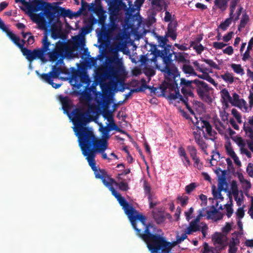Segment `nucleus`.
Instances as JSON below:
<instances>
[{"instance_id": "1", "label": "nucleus", "mask_w": 253, "mask_h": 253, "mask_svg": "<svg viewBox=\"0 0 253 253\" xmlns=\"http://www.w3.org/2000/svg\"><path fill=\"white\" fill-rule=\"evenodd\" d=\"M111 192L127 215L138 237L146 242L152 237H154V235L157 233L162 232L161 229L158 228L153 223L147 224L146 217L139 213L131 205L129 204L125 198L122 197L114 187H111Z\"/></svg>"}, {"instance_id": "2", "label": "nucleus", "mask_w": 253, "mask_h": 253, "mask_svg": "<svg viewBox=\"0 0 253 253\" xmlns=\"http://www.w3.org/2000/svg\"><path fill=\"white\" fill-rule=\"evenodd\" d=\"M171 45L167 44L164 47H162L163 49L162 50L155 48L152 51L150 55H152L151 61H153L154 66H157V58L161 57L163 59L164 67L161 70L165 76L172 78H176L179 76L177 68L173 63L172 56L173 53H170Z\"/></svg>"}, {"instance_id": "3", "label": "nucleus", "mask_w": 253, "mask_h": 253, "mask_svg": "<svg viewBox=\"0 0 253 253\" xmlns=\"http://www.w3.org/2000/svg\"><path fill=\"white\" fill-rule=\"evenodd\" d=\"M78 137L79 145L83 155L89 154L104 139L97 138L90 127L75 131Z\"/></svg>"}, {"instance_id": "4", "label": "nucleus", "mask_w": 253, "mask_h": 253, "mask_svg": "<svg viewBox=\"0 0 253 253\" xmlns=\"http://www.w3.org/2000/svg\"><path fill=\"white\" fill-rule=\"evenodd\" d=\"M28 4L25 6L29 12H38L42 10L44 13L41 12L39 14H35L33 16L32 20L36 23L39 28L42 30H45L47 27V23L44 17V14L47 15H51L50 8V3L44 1L42 0H29L27 1Z\"/></svg>"}, {"instance_id": "5", "label": "nucleus", "mask_w": 253, "mask_h": 253, "mask_svg": "<svg viewBox=\"0 0 253 253\" xmlns=\"http://www.w3.org/2000/svg\"><path fill=\"white\" fill-rule=\"evenodd\" d=\"M108 61L106 72L107 78L115 81L117 83L124 84L127 73L122 59L119 58L118 52H115Z\"/></svg>"}, {"instance_id": "6", "label": "nucleus", "mask_w": 253, "mask_h": 253, "mask_svg": "<svg viewBox=\"0 0 253 253\" xmlns=\"http://www.w3.org/2000/svg\"><path fill=\"white\" fill-rule=\"evenodd\" d=\"M7 36L20 49L23 55L30 63L37 58H42L43 52L40 49H35L32 51L26 47H23V44L20 43L19 37L16 36L12 32H8Z\"/></svg>"}, {"instance_id": "7", "label": "nucleus", "mask_w": 253, "mask_h": 253, "mask_svg": "<svg viewBox=\"0 0 253 253\" xmlns=\"http://www.w3.org/2000/svg\"><path fill=\"white\" fill-rule=\"evenodd\" d=\"M72 51V47L67 42L59 41L56 42L54 48L48 53L50 61L54 62L59 58L60 62H63V59L66 55H69Z\"/></svg>"}, {"instance_id": "8", "label": "nucleus", "mask_w": 253, "mask_h": 253, "mask_svg": "<svg viewBox=\"0 0 253 253\" xmlns=\"http://www.w3.org/2000/svg\"><path fill=\"white\" fill-rule=\"evenodd\" d=\"M72 122L75 126V131L86 127L87 124L90 122V116L88 112L83 108H77L72 112Z\"/></svg>"}, {"instance_id": "9", "label": "nucleus", "mask_w": 253, "mask_h": 253, "mask_svg": "<svg viewBox=\"0 0 253 253\" xmlns=\"http://www.w3.org/2000/svg\"><path fill=\"white\" fill-rule=\"evenodd\" d=\"M84 156L85 157L89 166L93 171L95 178L100 179L104 185L108 184L107 183V180L110 175L108 174L104 169H98L96 167V162L94 156H91L90 154L84 155Z\"/></svg>"}, {"instance_id": "10", "label": "nucleus", "mask_w": 253, "mask_h": 253, "mask_svg": "<svg viewBox=\"0 0 253 253\" xmlns=\"http://www.w3.org/2000/svg\"><path fill=\"white\" fill-rule=\"evenodd\" d=\"M174 82L172 83L165 82L160 85V89L163 94L169 93L168 97L170 100H175L180 98V94L178 84L173 78Z\"/></svg>"}, {"instance_id": "11", "label": "nucleus", "mask_w": 253, "mask_h": 253, "mask_svg": "<svg viewBox=\"0 0 253 253\" xmlns=\"http://www.w3.org/2000/svg\"><path fill=\"white\" fill-rule=\"evenodd\" d=\"M119 11L117 6H111L110 8L109 24L108 29H103L102 34L104 36L112 33L118 28L117 24L118 18V13Z\"/></svg>"}, {"instance_id": "12", "label": "nucleus", "mask_w": 253, "mask_h": 253, "mask_svg": "<svg viewBox=\"0 0 253 253\" xmlns=\"http://www.w3.org/2000/svg\"><path fill=\"white\" fill-rule=\"evenodd\" d=\"M194 84L197 87V92L200 98L204 101L211 102L212 98L209 94V87L204 81L194 80Z\"/></svg>"}, {"instance_id": "13", "label": "nucleus", "mask_w": 253, "mask_h": 253, "mask_svg": "<svg viewBox=\"0 0 253 253\" xmlns=\"http://www.w3.org/2000/svg\"><path fill=\"white\" fill-rule=\"evenodd\" d=\"M72 79L75 82V84L78 88H79L83 84H86L88 81V76L84 71H76L72 73Z\"/></svg>"}, {"instance_id": "14", "label": "nucleus", "mask_w": 253, "mask_h": 253, "mask_svg": "<svg viewBox=\"0 0 253 253\" xmlns=\"http://www.w3.org/2000/svg\"><path fill=\"white\" fill-rule=\"evenodd\" d=\"M37 74L44 81H51V78H58L59 76L61 73H65L63 69L60 67L53 66L52 70L48 73H43L40 74L38 71L36 72Z\"/></svg>"}, {"instance_id": "15", "label": "nucleus", "mask_w": 253, "mask_h": 253, "mask_svg": "<svg viewBox=\"0 0 253 253\" xmlns=\"http://www.w3.org/2000/svg\"><path fill=\"white\" fill-rule=\"evenodd\" d=\"M50 11L51 15H47L46 18L48 19L49 23H51L55 21L56 14L58 17L62 16L66 17L67 9L58 6H53L50 4Z\"/></svg>"}, {"instance_id": "16", "label": "nucleus", "mask_w": 253, "mask_h": 253, "mask_svg": "<svg viewBox=\"0 0 253 253\" xmlns=\"http://www.w3.org/2000/svg\"><path fill=\"white\" fill-rule=\"evenodd\" d=\"M97 103L99 105H101V107L103 108L102 112V116L105 119H107L109 122L113 121V116L112 112L108 110V99L107 96L103 95L102 99L101 101H97Z\"/></svg>"}, {"instance_id": "17", "label": "nucleus", "mask_w": 253, "mask_h": 253, "mask_svg": "<svg viewBox=\"0 0 253 253\" xmlns=\"http://www.w3.org/2000/svg\"><path fill=\"white\" fill-rule=\"evenodd\" d=\"M212 241L219 250H224L227 245V237L221 233L216 232L212 237Z\"/></svg>"}, {"instance_id": "18", "label": "nucleus", "mask_w": 253, "mask_h": 253, "mask_svg": "<svg viewBox=\"0 0 253 253\" xmlns=\"http://www.w3.org/2000/svg\"><path fill=\"white\" fill-rule=\"evenodd\" d=\"M108 143L107 140L105 139L100 142L99 144L90 153L91 156H93L95 158L96 154L100 153L102 155V158L104 160H109L108 158L107 154L105 152V150L107 149Z\"/></svg>"}, {"instance_id": "19", "label": "nucleus", "mask_w": 253, "mask_h": 253, "mask_svg": "<svg viewBox=\"0 0 253 253\" xmlns=\"http://www.w3.org/2000/svg\"><path fill=\"white\" fill-rule=\"evenodd\" d=\"M177 23L176 21H171L168 26L167 31L166 32L165 35L168 38H170L172 40L175 41L177 38Z\"/></svg>"}, {"instance_id": "20", "label": "nucleus", "mask_w": 253, "mask_h": 253, "mask_svg": "<svg viewBox=\"0 0 253 253\" xmlns=\"http://www.w3.org/2000/svg\"><path fill=\"white\" fill-rule=\"evenodd\" d=\"M107 183H108V184H106V185H104L108 187L110 191L111 187H113L112 186L113 184H115V185L118 186L120 190L124 191H126L129 188L127 183L124 181H121L118 183L115 181L114 179L111 178L110 176H109L108 179L107 180Z\"/></svg>"}, {"instance_id": "21", "label": "nucleus", "mask_w": 253, "mask_h": 253, "mask_svg": "<svg viewBox=\"0 0 253 253\" xmlns=\"http://www.w3.org/2000/svg\"><path fill=\"white\" fill-rule=\"evenodd\" d=\"M225 185H220L218 183V189H216V187L215 186H213L212 187V194L214 199H219L221 200H223L224 198L222 197L221 192L222 191H227V187L225 186L224 188Z\"/></svg>"}, {"instance_id": "22", "label": "nucleus", "mask_w": 253, "mask_h": 253, "mask_svg": "<svg viewBox=\"0 0 253 253\" xmlns=\"http://www.w3.org/2000/svg\"><path fill=\"white\" fill-rule=\"evenodd\" d=\"M215 172L218 176V183L220 185H225L226 187H227V183L226 179L227 170H222L220 168H218L215 171Z\"/></svg>"}, {"instance_id": "23", "label": "nucleus", "mask_w": 253, "mask_h": 253, "mask_svg": "<svg viewBox=\"0 0 253 253\" xmlns=\"http://www.w3.org/2000/svg\"><path fill=\"white\" fill-rule=\"evenodd\" d=\"M193 134L196 143L203 151H205L207 148V145L202 137L200 132L198 133V132L194 131Z\"/></svg>"}, {"instance_id": "24", "label": "nucleus", "mask_w": 253, "mask_h": 253, "mask_svg": "<svg viewBox=\"0 0 253 253\" xmlns=\"http://www.w3.org/2000/svg\"><path fill=\"white\" fill-rule=\"evenodd\" d=\"M178 154L179 157L181 158V160L183 165L187 167L191 165V162L186 154L185 149L182 147H180L178 149Z\"/></svg>"}, {"instance_id": "25", "label": "nucleus", "mask_w": 253, "mask_h": 253, "mask_svg": "<svg viewBox=\"0 0 253 253\" xmlns=\"http://www.w3.org/2000/svg\"><path fill=\"white\" fill-rule=\"evenodd\" d=\"M207 213L209 218L214 219L215 220L221 219L223 215L221 212H218L217 210L214 207H212V210L207 211Z\"/></svg>"}, {"instance_id": "26", "label": "nucleus", "mask_w": 253, "mask_h": 253, "mask_svg": "<svg viewBox=\"0 0 253 253\" xmlns=\"http://www.w3.org/2000/svg\"><path fill=\"white\" fill-rule=\"evenodd\" d=\"M92 12L98 16V23L102 26H104L107 17L105 14V11L103 9H101L99 10H95Z\"/></svg>"}, {"instance_id": "27", "label": "nucleus", "mask_w": 253, "mask_h": 253, "mask_svg": "<svg viewBox=\"0 0 253 253\" xmlns=\"http://www.w3.org/2000/svg\"><path fill=\"white\" fill-rule=\"evenodd\" d=\"M155 69H159L160 70H161L160 69L158 63L157 66H154V64H149V65L145 66L144 69V73L146 74V75L149 77H152L154 76L155 74Z\"/></svg>"}, {"instance_id": "28", "label": "nucleus", "mask_w": 253, "mask_h": 253, "mask_svg": "<svg viewBox=\"0 0 253 253\" xmlns=\"http://www.w3.org/2000/svg\"><path fill=\"white\" fill-rule=\"evenodd\" d=\"M61 103L62 105V109L64 112L69 114L72 107L71 100L68 97H65L61 100Z\"/></svg>"}, {"instance_id": "29", "label": "nucleus", "mask_w": 253, "mask_h": 253, "mask_svg": "<svg viewBox=\"0 0 253 253\" xmlns=\"http://www.w3.org/2000/svg\"><path fill=\"white\" fill-rule=\"evenodd\" d=\"M42 47L41 50L43 52V54L49 50V46L50 45V42L48 41L47 35L45 34L42 40Z\"/></svg>"}, {"instance_id": "30", "label": "nucleus", "mask_w": 253, "mask_h": 253, "mask_svg": "<svg viewBox=\"0 0 253 253\" xmlns=\"http://www.w3.org/2000/svg\"><path fill=\"white\" fill-rule=\"evenodd\" d=\"M101 9H103L101 3V0H95L94 2L90 3L88 11L91 12L95 10H99Z\"/></svg>"}, {"instance_id": "31", "label": "nucleus", "mask_w": 253, "mask_h": 253, "mask_svg": "<svg viewBox=\"0 0 253 253\" xmlns=\"http://www.w3.org/2000/svg\"><path fill=\"white\" fill-rule=\"evenodd\" d=\"M222 98L225 102H232V98L230 95V94L226 88L222 89L220 91Z\"/></svg>"}, {"instance_id": "32", "label": "nucleus", "mask_w": 253, "mask_h": 253, "mask_svg": "<svg viewBox=\"0 0 253 253\" xmlns=\"http://www.w3.org/2000/svg\"><path fill=\"white\" fill-rule=\"evenodd\" d=\"M233 18L234 16H231V15L229 14V17L226 19L224 21L221 22L219 26V28L223 31H225L231 24L232 20L233 19Z\"/></svg>"}, {"instance_id": "33", "label": "nucleus", "mask_w": 253, "mask_h": 253, "mask_svg": "<svg viewBox=\"0 0 253 253\" xmlns=\"http://www.w3.org/2000/svg\"><path fill=\"white\" fill-rule=\"evenodd\" d=\"M214 3L222 11H224L227 8V0H214Z\"/></svg>"}, {"instance_id": "34", "label": "nucleus", "mask_w": 253, "mask_h": 253, "mask_svg": "<svg viewBox=\"0 0 253 253\" xmlns=\"http://www.w3.org/2000/svg\"><path fill=\"white\" fill-rule=\"evenodd\" d=\"M182 71L186 74L196 76L197 74L195 72L193 67L189 64H184L182 66Z\"/></svg>"}, {"instance_id": "35", "label": "nucleus", "mask_w": 253, "mask_h": 253, "mask_svg": "<svg viewBox=\"0 0 253 253\" xmlns=\"http://www.w3.org/2000/svg\"><path fill=\"white\" fill-rule=\"evenodd\" d=\"M147 197L150 209H153L155 206L160 204V202L158 201L157 197L155 195H148Z\"/></svg>"}, {"instance_id": "36", "label": "nucleus", "mask_w": 253, "mask_h": 253, "mask_svg": "<svg viewBox=\"0 0 253 253\" xmlns=\"http://www.w3.org/2000/svg\"><path fill=\"white\" fill-rule=\"evenodd\" d=\"M220 78L226 83L232 84L234 82V77L232 73L226 71L224 74L221 75Z\"/></svg>"}, {"instance_id": "37", "label": "nucleus", "mask_w": 253, "mask_h": 253, "mask_svg": "<svg viewBox=\"0 0 253 253\" xmlns=\"http://www.w3.org/2000/svg\"><path fill=\"white\" fill-rule=\"evenodd\" d=\"M243 129L246 135L250 138L249 140H253V129L246 122L244 124Z\"/></svg>"}, {"instance_id": "38", "label": "nucleus", "mask_w": 253, "mask_h": 253, "mask_svg": "<svg viewBox=\"0 0 253 253\" xmlns=\"http://www.w3.org/2000/svg\"><path fill=\"white\" fill-rule=\"evenodd\" d=\"M194 80L188 81L184 78H181L180 84L182 86V87L194 89V87L192 85V84H194Z\"/></svg>"}, {"instance_id": "39", "label": "nucleus", "mask_w": 253, "mask_h": 253, "mask_svg": "<svg viewBox=\"0 0 253 253\" xmlns=\"http://www.w3.org/2000/svg\"><path fill=\"white\" fill-rule=\"evenodd\" d=\"M209 72H206L205 73H203L201 75L198 76V77L201 79H203L204 80H205L211 84H212L214 85L215 86H216L217 85V84L215 83V81L213 79H212L209 74Z\"/></svg>"}, {"instance_id": "40", "label": "nucleus", "mask_w": 253, "mask_h": 253, "mask_svg": "<svg viewBox=\"0 0 253 253\" xmlns=\"http://www.w3.org/2000/svg\"><path fill=\"white\" fill-rule=\"evenodd\" d=\"M192 88H188L185 87H182L181 90L182 93L183 94V98H188L189 97L192 98H194V95L192 91Z\"/></svg>"}, {"instance_id": "41", "label": "nucleus", "mask_w": 253, "mask_h": 253, "mask_svg": "<svg viewBox=\"0 0 253 253\" xmlns=\"http://www.w3.org/2000/svg\"><path fill=\"white\" fill-rule=\"evenodd\" d=\"M174 55L175 59L179 63H185L187 61L189 62V61H187L185 57L183 55V53L173 52Z\"/></svg>"}, {"instance_id": "42", "label": "nucleus", "mask_w": 253, "mask_h": 253, "mask_svg": "<svg viewBox=\"0 0 253 253\" xmlns=\"http://www.w3.org/2000/svg\"><path fill=\"white\" fill-rule=\"evenodd\" d=\"M249 21V16L246 13L243 14L240 24L238 27V30L240 31V29L244 28Z\"/></svg>"}, {"instance_id": "43", "label": "nucleus", "mask_w": 253, "mask_h": 253, "mask_svg": "<svg viewBox=\"0 0 253 253\" xmlns=\"http://www.w3.org/2000/svg\"><path fill=\"white\" fill-rule=\"evenodd\" d=\"M157 39L159 46L164 47L168 44L167 43L169 42V40L166 35L165 36H157Z\"/></svg>"}, {"instance_id": "44", "label": "nucleus", "mask_w": 253, "mask_h": 253, "mask_svg": "<svg viewBox=\"0 0 253 253\" xmlns=\"http://www.w3.org/2000/svg\"><path fill=\"white\" fill-rule=\"evenodd\" d=\"M224 147L228 155L230 156L232 158L234 157H235L236 156V153L232 148L231 144L230 142H229L227 144H226Z\"/></svg>"}, {"instance_id": "45", "label": "nucleus", "mask_w": 253, "mask_h": 253, "mask_svg": "<svg viewBox=\"0 0 253 253\" xmlns=\"http://www.w3.org/2000/svg\"><path fill=\"white\" fill-rule=\"evenodd\" d=\"M230 204H227L225 205L226 211V215L228 218L230 217L232 214L233 213V209L232 207V197H230Z\"/></svg>"}, {"instance_id": "46", "label": "nucleus", "mask_w": 253, "mask_h": 253, "mask_svg": "<svg viewBox=\"0 0 253 253\" xmlns=\"http://www.w3.org/2000/svg\"><path fill=\"white\" fill-rule=\"evenodd\" d=\"M231 186L234 199L236 200L239 194L237 182L235 180H233L231 182Z\"/></svg>"}, {"instance_id": "47", "label": "nucleus", "mask_w": 253, "mask_h": 253, "mask_svg": "<svg viewBox=\"0 0 253 253\" xmlns=\"http://www.w3.org/2000/svg\"><path fill=\"white\" fill-rule=\"evenodd\" d=\"M231 67L236 73L241 75L244 74V69L240 64H232Z\"/></svg>"}, {"instance_id": "48", "label": "nucleus", "mask_w": 253, "mask_h": 253, "mask_svg": "<svg viewBox=\"0 0 253 253\" xmlns=\"http://www.w3.org/2000/svg\"><path fill=\"white\" fill-rule=\"evenodd\" d=\"M187 238V236L186 235V234H182L181 236H179L177 235L176 236V241L172 242V243H170L171 244V246H176L177 244H180L182 241H183L185 239H186Z\"/></svg>"}, {"instance_id": "49", "label": "nucleus", "mask_w": 253, "mask_h": 253, "mask_svg": "<svg viewBox=\"0 0 253 253\" xmlns=\"http://www.w3.org/2000/svg\"><path fill=\"white\" fill-rule=\"evenodd\" d=\"M239 0H231L230 3V12L229 14L231 15V16H234V13L236 8V7L239 2Z\"/></svg>"}, {"instance_id": "50", "label": "nucleus", "mask_w": 253, "mask_h": 253, "mask_svg": "<svg viewBox=\"0 0 253 253\" xmlns=\"http://www.w3.org/2000/svg\"><path fill=\"white\" fill-rule=\"evenodd\" d=\"M196 122L195 123L193 122V123L195 124V126L197 127L198 129L199 130H202L205 126H204V122H208V121L205 120L202 118H200V120H198L197 118H196Z\"/></svg>"}, {"instance_id": "51", "label": "nucleus", "mask_w": 253, "mask_h": 253, "mask_svg": "<svg viewBox=\"0 0 253 253\" xmlns=\"http://www.w3.org/2000/svg\"><path fill=\"white\" fill-rule=\"evenodd\" d=\"M202 60L208 64L211 68L218 70L220 69L219 66L216 64L212 60L202 58Z\"/></svg>"}, {"instance_id": "52", "label": "nucleus", "mask_w": 253, "mask_h": 253, "mask_svg": "<svg viewBox=\"0 0 253 253\" xmlns=\"http://www.w3.org/2000/svg\"><path fill=\"white\" fill-rule=\"evenodd\" d=\"M164 0H152L151 1V4L154 8L159 9V10H161L163 8L162 3Z\"/></svg>"}, {"instance_id": "53", "label": "nucleus", "mask_w": 253, "mask_h": 253, "mask_svg": "<svg viewBox=\"0 0 253 253\" xmlns=\"http://www.w3.org/2000/svg\"><path fill=\"white\" fill-rule=\"evenodd\" d=\"M177 199L180 202L181 206L184 207L187 204L189 198L186 195L178 196Z\"/></svg>"}, {"instance_id": "54", "label": "nucleus", "mask_w": 253, "mask_h": 253, "mask_svg": "<svg viewBox=\"0 0 253 253\" xmlns=\"http://www.w3.org/2000/svg\"><path fill=\"white\" fill-rule=\"evenodd\" d=\"M180 100L186 106V108L189 110V111L192 114H194V111L191 108V106L188 104L189 98H183V96L182 95H180Z\"/></svg>"}, {"instance_id": "55", "label": "nucleus", "mask_w": 253, "mask_h": 253, "mask_svg": "<svg viewBox=\"0 0 253 253\" xmlns=\"http://www.w3.org/2000/svg\"><path fill=\"white\" fill-rule=\"evenodd\" d=\"M232 139L240 147V149L242 148L245 147L246 144L244 140L241 137L237 136L235 138H232Z\"/></svg>"}, {"instance_id": "56", "label": "nucleus", "mask_w": 253, "mask_h": 253, "mask_svg": "<svg viewBox=\"0 0 253 253\" xmlns=\"http://www.w3.org/2000/svg\"><path fill=\"white\" fill-rule=\"evenodd\" d=\"M100 129L103 136L104 137L103 139H105L106 140L107 139H108L109 138V132L111 130V129L108 126H106L104 127L102 126L100 128Z\"/></svg>"}, {"instance_id": "57", "label": "nucleus", "mask_w": 253, "mask_h": 253, "mask_svg": "<svg viewBox=\"0 0 253 253\" xmlns=\"http://www.w3.org/2000/svg\"><path fill=\"white\" fill-rule=\"evenodd\" d=\"M187 150L188 151L191 157L197 155V150L194 146L188 145L187 147Z\"/></svg>"}, {"instance_id": "58", "label": "nucleus", "mask_w": 253, "mask_h": 253, "mask_svg": "<svg viewBox=\"0 0 253 253\" xmlns=\"http://www.w3.org/2000/svg\"><path fill=\"white\" fill-rule=\"evenodd\" d=\"M143 188L144 192L146 195L148 196V195H152L151 193V188L150 184L146 181H144L143 183Z\"/></svg>"}, {"instance_id": "59", "label": "nucleus", "mask_w": 253, "mask_h": 253, "mask_svg": "<svg viewBox=\"0 0 253 253\" xmlns=\"http://www.w3.org/2000/svg\"><path fill=\"white\" fill-rule=\"evenodd\" d=\"M153 217L158 224L162 223L165 219L164 216L161 214H155L153 215Z\"/></svg>"}, {"instance_id": "60", "label": "nucleus", "mask_w": 253, "mask_h": 253, "mask_svg": "<svg viewBox=\"0 0 253 253\" xmlns=\"http://www.w3.org/2000/svg\"><path fill=\"white\" fill-rule=\"evenodd\" d=\"M232 114L236 118L237 122L241 124L242 123L241 116L239 112L236 109H232L231 110Z\"/></svg>"}, {"instance_id": "61", "label": "nucleus", "mask_w": 253, "mask_h": 253, "mask_svg": "<svg viewBox=\"0 0 253 253\" xmlns=\"http://www.w3.org/2000/svg\"><path fill=\"white\" fill-rule=\"evenodd\" d=\"M191 46L193 47V49L195 50L196 52L199 54H201L205 49V47L201 44H196Z\"/></svg>"}, {"instance_id": "62", "label": "nucleus", "mask_w": 253, "mask_h": 253, "mask_svg": "<svg viewBox=\"0 0 253 253\" xmlns=\"http://www.w3.org/2000/svg\"><path fill=\"white\" fill-rule=\"evenodd\" d=\"M152 57L148 58L145 56H142L141 58V62L142 64H145V66L149 65V64H153V61H151Z\"/></svg>"}, {"instance_id": "63", "label": "nucleus", "mask_w": 253, "mask_h": 253, "mask_svg": "<svg viewBox=\"0 0 253 253\" xmlns=\"http://www.w3.org/2000/svg\"><path fill=\"white\" fill-rule=\"evenodd\" d=\"M196 185L195 183H191L185 187V191L187 194H190L196 188Z\"/></svg>"}, {"instance_id": "64", "label": "nucleus", "mask_w": 253, "mask_h": 253, "mask_svg": "<svg viewBox=\"0 0 253 253\" xmlns=\"http://www.w3.org/2000/svg\"><path fill=\"white\" fill-rule=\"evenodd\" d=\"M247 172L248 175L253 177V164L252 163H249L247 168Z\"/></svg>"}]
</instances>
